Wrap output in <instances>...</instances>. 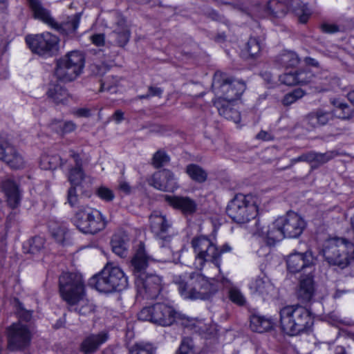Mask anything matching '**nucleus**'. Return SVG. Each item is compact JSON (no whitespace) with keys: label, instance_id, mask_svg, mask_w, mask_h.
I'll list each match as a JSON object with an SVG mask.
<instances>
[{"label":"nucleus","instance_id":"61","mask_svg":"<svg viewBox=\"0 0 354 354\" xmlns=\"http://www.w3.org/2000/svg\"><path fill=\"white\" fill-rule=\"evenodd\" d=\"M321 28L326 33H334L339 31V27L335 24H324L322 25Z\"/></svg>","mask_w":354,"mask_h":354},{"label":"nucleus","instance_id":"33","mask_svg":"<svg viewBox=\"0 0 354 354\" xmlns=\"http://www.w3.org/2000/svg\"><path fill=\"white\" fill-rule=\"evenodd\" d=\"M173 281L178 286V292L184 299H193L192 272L189 274L176 275Z\"/></svg>","mask_w":354,"mask_h":354},{"label":"nucleus","instance_id":"40","mask_svg":"<svg viewBox=\"0 0 354 354\" xmlns=\"http://www.w3.org/2000/svg\"><path fill=\"white\" fill-rule=\"evenodd\" d=\"M187 327L193 332L204 335L205 338L213 333L214 327L210 322L206 323L203 319H194L189 322Z\"/></svg>","mask_w":354,"mask_h":354},{"label":"nucleus","instance_id":"25","mask_svg":"<svg viewBox=\"0 0 354 354\" xmlns=\"http://www.w3.org/2000/svg\"><path fill=\"white\" fill-rule=\"evenodd\" d=\"M69 156L73 160L74 166L68 169V180L72 186L80 185L86 177L85 173L82 169V160L80 156L74 151H69Z\"/></svg>","mask_w":354,"mask_h":354},{"label":"nucleus","instance_id":"50","mask_svg":"<svg viewBox=\"0 0 354 354\" xmlns=\"http://www.w3.org/2000/svg\"><path fill=\"white\" fill-rule=\"evenodd\" d=\"M169 161V157L165 151H157L152 158V164L156 168H160Z\"/></svg>","mask_w":354,"mask_h":354},{"label":"nucleus","instance_id":"35","mask_svg":"<svg viewBox=\"0 0 354 354\" xmlns=\"http://www.w3.org/2000/svg\"><path fill=\"white\" fill-rule=\"evenodd\" d=\"M129 239L124 232H119L113 234L111 239L113 252L120 257L127 256Z\"/></svg>","mask_w":354,"mask_h":354},{"label":"nucleus","instance_id":"21","mask_svg":"<svg viewBox=\"0 0 354 354\" xmlns=\"http://www.w3.org/2000/svg\"><path fill=\"white\" fill-rule=\"evenodd\" d=\"M314 261L313 252L310 250L305 252H292L287 257V268L289 272L297 273L305 268H311Z\"/></svg>","mask_w":354,"mask_h":354},{"label":"nucleus","instance_id":"26","mask_svg":"<svg viewBox=\"0 0 354 354\" xmlns=\"http://www.w3.org/2000/svg\"><path fill=\"white\" fill-rule=\"evenodd\" d=\"M335 118L333 111H326L322 109L310 113L306 118V122L311 128H316L329 124Z\"/></svg>","mask_w":354,"mask_h":354},{"label":"nucleus","instance_id":"23","mask_svg":"<svg viewBox=\"0 0 354 354\" xmlns=\"http://www.w3.org/2000/svg\"><path fill=\"white\" fill-rule=\"evenodd\" d=\"M248 286L252 295L261 297L264 300L271 297L275 292L273 284L265 274L252 279Z\"/></svg>","mask_w":354,"mask_h":354},{"label":"nucleus","instance_id":"51","mask_svg":"<svg viewBox=\"0 0 354 354\" xmlns=\"http://www.w3.org/2000/svg\"><path fill=\"white\" fill-rule=\"evenodd\" d=\"M96 194L100 199L105 202H111L115 198L113 191L105 186L98 187L96 189Z\"/></svg>","mask_w":354,"mask_h":354},{"label":"nucleus","instance_id":"48","mask_svg":"<svg viewBox=\"0 0 354 354\" xmlns=\"http://www.w3.org/2000/svg\"><path fill=\"white\" fill-rule=\"evenodd\" d=\"M129 354H155V350L149 344L138 343L129 348Z\"/></svg>","mask_w":354,"mask_h":354},{"label":"nucleus","instance_id":"10","mask_svg":"<svg viewBox=\"0 0 354 354\" xmlns=\"http://www.w3.org/2000/svg\"><path fill=\"white\" fill-rule=\"evenodd\" d=\"M212 86L218 95V98L234 102L241 97L246 88L243 81L234 79L221 71L215 73Z\"/></svg>","mask_w":354,"mask_h":354},{"label":"nucleus","instance_id":"55","mask_svg":"<svg viewBox=\"0 0 354 354\" xmlns=\"http://www.w3.org/2000/svg\"><path fill=\"white\" fill-rule=\"evenodd\" d=\"M17 315L19 319L22 321L29 322L32 317V311L25 309L21 304H18Z\"/></svg>","mask_w":354,"mask_h":354},{"label":"nucleus","instance_id":"44","mask_svg":"<svg viewBox=\"0 0 354 354\" xmlns=\"http://www.w3.org/2000/svg\"><path fill=\"white\" fill-rule=\"evenodd\" d=\"M186 173L192 180L197 183H203L207 180V172L200 166L195 164H189L186 167Z\"/></svg>","mask_w":354,"mask_h":354},{"label":"nucleus","instance_id":"59","mask_svg":"<svg viewBox=\"0 0 354 354\" xmlns=\"http://www.w3.org/2000/svg\"><path fill=\"white\" fill-rule=\"evenodd\" d=\"M299 162H306L309 163L308 152L302 153L301 156L290 160V163L286 168H291L295 164Z\"/></svg>","mask_w":354,"mask_h":354},{"label":"nucleus","instance_id":"46","mask_svg":"<svg viewBox=\"0 0 354 354\" xmlns=\"http://www.w3.org/2000/svg\"><path fill=\"white\" fill-rule=\"evenodd\" d=\"M51 128L59 133H67L75 129V124L71 121L54 120L50 124Z\"/></svg>","mask_w":354,"mask_h":354},{"label":"nucleus","instance_id":"15","mask_svg":"<svg viewBox=\"0 0 354 354\" xmlns=\"http://www.w3.org/2000/svg\"><path fill=\"white\" fill-rule=\"evenodd\" d=\"M134 280L137 295L142 299H156L162 290V279L156 274L147 273Z\"/></svg>","mask_w":354,"mask_h":354},{"label":"nucleus","instance_id":"30","mask_svg":"<svg viewBox=\"0 0 354 354\" xmlns=\"http://www.w3.org/2000/svg\"><path fill=\"white\" fill-rule=\"evenodd\" d=\"M48 99L53 103L59 104H66L71 99V95L68 90L59 84H50L46 91Z\"/></svg>","mask_w":354,"mask_h":354},{"label":"nucleus","instance_id":"63","mask_svg":"<svg viewBox=\"0 0 354 354\" xmlns=\"http://www.w3.org/2000/svg\"><path fill=\"white\" fill-rule=\"evenodd\" d=\"M111 118L116 124H120L124 119V113L121 110H116Z\"/></svg>","mask_w":354,"mask_h":354},{"label":"nucleus","instance_id":"24","mask_svg":"<svg viewBox=\"0 0 354 354\" xmlns=\"http://www.w3.org/2000/svg\"><path fill=\"white\" fill-rule=\"evenodd\" d=\"M149 257L147 255L144 246L140 244L131 260V269L134 279L147 274L146 269L149 265Z\"/></svg>","mask_w":354,"mask_h":354},{"label":"nucleus","instance_id":"18","mask_svg":"<svg viewBox=\"0 0 354 354\" xmlns=\"http://www.w3.org/2000/svg\"><path fill=\"white\" fill-rule=\"evenodd\" d=\"M112 30L108 34V44L124 48L131 38V30L124 17L116 16V19L112 25Z\"/></svg>","mask_w":354,"mask_h":354},{"label":"nucleus","instance_id":"27","mask_svg":"<svg viewBox=\"0 0 354 354\" xmlns=\"http://www.w3.org/2000/svg\"><path fill=\"white\" fill-rule=\"evenodd\" d=\"M234 101L225 100L222 98H216L214 100V104L218 109L220 115L227 120L238 123L241 120L240 113L234 108Z\"/></svg>","mask_w":354,"mask_h":354},{"label":"nucleus","instance_id":"13","mask_svg":"<svg viewBox=\"0 0 354 354\" xmlns=\"http://www.w3.org/2000/svg\"><path fill=\"white\" fill-rule=\"evenodd\" d=\"M6 338L10 351H23L30 346L32 333L27 325L16 322L6 328Z\"/></svg>","mask_w":354,"mask_h":354},{"label":"nucleus","instance_id":"5","mask_svg":"<svg viewBox=\"0 0 354 354\" xmlns=\"http://www.w3.org/2000/svg\"><path fill=\"white\" fill-rule=\"evenodd\" d=\"M192 246L195 253L194 266L196 269L202 270L207 263L221 274V259L218 248L215 243L205 236L194 237L192 240Z\"/></svg>","mask_w":354,"mask_h":354},{"label":"nucleus","instance_id":"17","mask_svg":"<svg viewBox=\"0 0 354 354\" xmlns=\"http://www.w3.org/2000/svg\"><path fill=\"white\" fill-rule=\"evenodd\" d=\"M0 160L14 169H23L26 165L23 156L7 138L2 136H0Z\"/></svg>","mask_w":354,"mask_h":354},{"label":"nucleus","instance_id":"56","mask_svg":"<svg viewBox=\"0 0 354 354\" xmlns=\"http://www.w3.org/2000/svg\"><path fill=\"white\" fill-rule=\"evenodd\" d=\"M192 351L191 340L188 338L184 339L176 353V354H190Z\"/></svg>","mask_w":354,"mask_h":354},{"label":"nucleus","instance_id":"57","mask_svg":"<svg viewBox=\"0 0 354 354\" xmlns=\"http://www.w3.org/2000/svg\"><path fill=\"white\" fill-rule=\"evenodd\" d=\"M67 200L71 207L75 206L78 202V196L77 194L75 186H71L68 190Z\"/></svg>","mask_w":354,"mask_h":354},{"label":"nucleus","instance_id":"49","mask_svg":"<svg viewBox=\"0 0 354 354\" xmlns=\"http://www.w3.org/2000/svg\"><path fill=\"white\" fill-rule=\"evenodd\" d=\"M306 94L305 91L301 88L295 89L293 91L287 93L283 100V104L285 106H289L301 98Z\"/></svg>","mask_w":354,"mask_h":354},{"label":"nucleus","instance_id":"29","mask_svg":"<svg viewBox=\"0 0 354 354\" xmlns=\"http://www.w3.org/2000/svg\"><path fill=\"white\" fill-rule=\"evenodd\" d=\"M165 199L169 205L184 214H191L196 209L195 201L187 196L166 195Z\"/></svg>","mask_w":354,"mask_h":354},{"label":"nucleus","instance_id":"36","mask_svg":"<svg viewBox=\"0 0 354 354\" xmlns=\"http://www.w3.org/2000/svg\"><path fill=\"white\" fill-rule=\"evenodd\" d=\"M250 327L254 332L264 333L272 328V322L263 315L253 313L250 317Z\"/></svg>","mask_w":354,"mask_h":354},{"label":"nucleus","instance_id":"54","mask_svg":"<svg viewBox=\"0 0 354 354\" xmlns=\"http://www.w3.org/2000/svg\"><path fill=\"white\" fill-rule=\"evenodd\" d=\"M279 81L282 84L288 86H294L297 84L295 72L286 73L280 75Z\"/></svg>","mask_w":354,"mask_h":354},{"label":"nucleus","instance_id":"22","mask_svg":"<svg viewBox=\"0 0 354 354\" xmlns=\"http://www.w3.org/2000/svg\"><path fill=\"white\" fill-rule=\"evenodd\" d=\"M151 180V184L156 189L163 192H174L178 187L176 178L168 169H163L154 173Z\"/></svg>","mask_w":354,"mask_h":354},{"label":"nucleus","instance_id":"64","mask_svg":"<svg viewBox=\"0 0 354 354\" xmlns=\"http://www.w3.org/2000/svg\"><path fill=\"white\" fill-rule=\"evenodd\" d=\"M259 140L268 141L272 140V136L267 131H261L256 136Z\"/></svg>","mask_w":354,"mask_h":354},{"label":"nucleus","instance_id":"11","mask_svg":"<svg viewBox=\"0 0 354 354\" xmlns=\"http://www.w3.org/2000/svg\"><path fill=\"white\" fill-rule=\"evenodd\" d=\"M214 281L220 282L225 287L232 285L231 281L223 273H218L214 277H207L201 273L192 272L193 299L205 300L212 297L218 291V287Z\"/></svg>","mask_w":354,"mask_h":354},{"label":"nucleus","instance_id":"6","mask_svg":"<svg viewBox=\"0 0 354 354\" xmlns=\"http://www.w3.org/2000/svg\"><path fill=\"white\" fill-rule=\"evenodd\" d=\"M226 212L234 222L246 223L257 216V198L252 195L236 194L227 205Z\"/></svg>","mask_w":354,"mask_h":354},{"label":"nucleus","instance_id":"32","mask_svg":"<svg viewBox=\"0 0 354 354\" xmlns=\"http://www.w3.org/2000/svg\"><path fill=\"white\" fill-rule=\"evenodd\" d=\"M1 188L4 192L8 205L16 208L20 203V194L17 185L11 179H6L1 183Z\"/></svg>","mask_w":354,"mask_h":354},{"label":"nucleus","instance_id":"8","mask_svg":"<svg viewBox=\"0 0 354 354\" xmlns=\"http://www.w3.org/2000/svg\"><path fill=\"white\" fill-rule=\"evenodd\" d=\"M178 315V313L174 307L161 302L145 306L137 314L140 321L149 322L162 327L174 324Z\"/></svg>","mask_w":354,"mask_h":354},{"label":"nucleus","instance_id":"52","mask_svg":"<svg viewBox=\"0 0 354 354\" xmlns=\"http://www.w3.org/2000/svg\"><path fill=\"white\" fill-rule=\"evenodd\" d=\"M230 299L234 304L243 306L245 303V299L242 292L237 288L232 287L229 290Z\"/></svg>","mask_w":354,"mask_h":354},{"label":"nucleus","instance_id":"7","mask_svg":"<svg viewBox=\"0 0 354 354\" xmlns=\"http://www.w3.org/2000/svg\"><path fill=\"white\" fill-rule=\"evenodd\" d=\"M84 65V54L78 50L71 51L57 60L55 75L61 82H73L82 73Z\"/></svg>","mask_w":354,"mask_h":354},{"label":"nucleus","instance_id":"4","mask_svg":"<svg viewBox=\"0 0 354 354\" xmlns=\"http://www.w3.org/2000/svg\"><path fill=\"white\" fill-rule=\"evenodd\" d=\"M322 254L329 265L344 269L354 260V243L345 238L329 239L324 243Z\"/></svg>","mask_w":354,"mask_h":354},{"label":"nucleus","instance_id":"37","mask_svg":"<svg viewBox=\"0 0 354 354\" xmlns=\"http://www.w3.org/2000/svg\"><path fill=\"white\" fill-rule=\"evenodd\" d=\"M298 55L292 51L284 50L276 57L275 63L283 68H292L297 66L299 63Z\"/></svg>","mask_w":354,"mask_h":354},{"label":"nucleus","instance_id":"31","mask_svg":"<svg viewBox=\"0 0 354 354\" xmlns=\"http://www.w3.org/2000/svg\"><path fill=\"white\" fill-rule=\"evenodd\" d=\"M315 293V286L312 274L302 276L300 279L297 297L304 302L309 301Z\"/></svg>","mask_w":354,"mask_h":354},{"label":"nucleus","instance_id":"58","mask_svg":"<svg viewBox=\"0 0 354 354\" xmlns=\"http://www.w3.org/2000/svg\"><path fill=\"white\" fill-rule=\"evenodd\" d=\"M52 234L57 242L62 243L66 237V230L63 227H59L57 230H52Z\"/></svg>","mask_w":354,"mask_h":354},{"label":"nucleus","instance_id":"14","mask_svg":"<svg viewBox=\"0 0 354 354\" xmlns=\"http://www.w3.org/2000/svg\"><path fill=\"white\" fill-rule=\"evenodd\" d=\"M26 42L34 53L51 55L58 50L59 38L49 32L26 37Z\"/></svg>","mask_w":354,"mask_h":354},{"label":"nucleus","instance_id":"60","mask_svg":"<svg viewBox=\"0 0 354 354\" xmlns=\"http://www.w3.org/2000/svg\"><path fill=\"white\" fill-rule=\"evenodd\" d=\"M91 40L97 46H104L105 38L104 34H95L91 37Z\"/></svg>","mask_w":354,"mask_h":354},{"label":"nucleus","instance_id":"47","mask_svg":"<svg viewBox=\"0 0 354 354\" xmlns=\"http://www.w3.org/2000/svg\"><path fill=\"white\" fill-rule=\"evenodd\" d=\"M122 79L118 76L109 75L101 83L100 91H108L116 92L115 87L118 86Z\"/></svg>","mask_w":354,"mask_h":354},{"label":"nucleus","instance_id":"39","mask_svg":"<svg viewBox=\"0 0 354 354\" xmlns=\"http://www.w3.org/2000/svg\"><path fill=\"white\" fill-rule=\"evenodd\" d=\"M336 150L328 151L325 153H318L313 151L308 152L309 163H314L316 167L322 165L339 156Z\"/></svg>","mask_w":354,"mask_h":354},{"label":"nucleus","instance_id":"53","mask_svg":"<svg viewBox=\"0 0 354 354\" xmlns=\"http://www.w3.org/2000/svg\"><path fill=\"white\" fill-rule=\"evenodd\" d=\"M295 73L297 84H306L310 82L313 78V74L310 71H296Z\"/></svg>","mask_w":354,"mask_h":354},{"label":"nucleus","instance_id":"62","mask_svg":"<svg viewBox=\"0 0 354 354\" xmlns=\"http://www.w3.org/2000/svg\"><path fill=\"white\" fill-rule=\"evenodd\" d=\"M118 189L124 194H129L131 192V187L128 183L120 181L118 185Z\"/></svg>","mask_w":354,"mask_h":354},{"label":"nucleus","instance_id":"45","mask_svg":"<svg viewBox=\"0 0 354 354\" xmlns=\"http://www.w3.org/2000/svg\"><path fill=\"white\" fill-rule=\"evenodd\" d=\"M44 244V240L42 237L35 236L24 245V250L26 252L36 254L43 248Z\"/></svg>","mask_w":354,"mask_h":354},{"label":"nucleus","instance_id":"38","mask_svg":"<svg viewBox=\"0 0 354 354\" xmlns=\"http://www.w3.org/2000/svg\"><path fill=\"white\" fill-rule=\"evenodd\" d=\"M81 14L77 13L67 18V20L62 23L61 25H58L54 21V25H49L50 26L60 30L65 34L74 33L77 29L80 22Z\"/></svg>","mask_w":354,"mask_h":354},{"label":"nucleus","instance_id":"16","mask_svg":"<svg viewBox=\"0 0 354 354\" xmlns=\"http://www.w3.org/2000/svg\"><path fill=\"white\" fill-rule=\"evenodd\" d=\"M253 233L266 240L268 245H274L286 238L279 217L268 225L257 221Z\"/></svg>","mask_w":354,"mask_h":354},{"label":"nucleus","instance_id":"41","mask_svg":"<svg viewBox=\"0 0 354 354\" xmlns=\"http://www.w3.org/2000/svg\"><path fill=\"white\" fill-rule=\"evenodd\" d=\"M264 47L263 39L251 37L246 43L245 50L250 57L257 58L261 55Z\"/></svg>","mask_w":354,"mask_h":354},{"label":"nucleus","instance_id":"28","mask_svg":"<svg viewBox=\"0 0 354 354\" xmlns=\"http://www.w3.org/2000/svg\"><path fill=\"white\" fill-rule=\"evenodd\" d=\"M109 339V334L102 331L97 334H91L87 336L81 343L80 350L85 354L95 352L100 346L105 343Z\"/></svg>","mask_w":354,"mask_h":354},{"label":"nucleus","instance_id":"34","mask_svg":"<svg viewBox=\"0 0 354 354\" xmlns=\"http://www.w3.org/2000/svg\"><path fill=\"white\" fill-rule=\"evenodd\" d=\"M27 2L35 19L41 20L48 25H54L53 18L49 11L43 6L41 0H27Z\"/></svg>","mask_w":354,"mask_h":354},{"label":"nucleus","instance_id":"43","mask_svg":"<svg viewBox=\"0 0 354 354\" xmlns=\"http://www.w3.org/2000/svg\"><path fill=\"white\" fill-rule=\"evenodd\" d=\"M66 163L58 155H49L44 153L40 158L39 165L42 169H55L62 167Z\"/></svg>","mask_w":354,"mask_h":354},{"label":"nucleus","instance_id":"19","mask_svg":"<svg viewBox=\"0 0 354 354\" xmlns=\"http://www.w3.org/2000/svg\"><path fill=\"white\" fill-rule=\"evenodd\" d=\"M150 228L156 237L162 241L160 243L164 246V243H168L171 241V235L170 229L171 222L159 212H153L149 216Z\"/></svg>","mask_w":354,"mask_h":354},{"label":"nucleus","instance_id":"3","mask_svg":"<svg viewBox=\"0 0 354 354\" xmlns=\"http://www.w3.org/2000/svg\"><path fill=\"white\" fill-rule=\"evenodd\" d=\"M91 286L101 292L122 291L128 287V277L122 269L113 263H107L100 272L88 281Z\"/></svg>","mask_w":354,"mask_h":354},{"label":"nucleus","instance_id":"2","mask_svg":"<svg viewBox=\"0 0 354 354\" xmlns=\"http://www.w3.org/2000/svg\"><path fill=\"white\" fill-rule=\"evenodd\" d=\"M280 326L288 335L294 336L311 330L314 317L311 312L301 305H289L280 310Z\"/></svg>","mask_w":354,"mask_h":354},{"label":"nucleus","instance_id":"42","mask_svg":"<svg viewBox=\"0 0 354 354\" xmlns=\"http://www.w3.org/2000/svg\"><path fill=\"white\" fill-rule=\"evenodd\" d=\"M330 103L334 106L333 111L335 113V118L348 120L354 117V111L351 109L348 104L337 99H332Z\"/></svg>","mask_w":354,"mask_h":354},{"label":"nucleus","instance_id":"1","mask_svg":"<svg viewBox=\"0 0 354 354\" xmlns=\"http://www.w3.org/2000/svg\"><path fill=\"white\" fill-rule=\"evenodd\" d=\"M59 286L60 295L68 304L70 311L84 316L95 311L94 303L86 296L81 275L72 272L63 273L59 279Z\"/></svg>","mask_w":354,"mask_h":354},{"label":"nucleus","instance_id":"9","mask_svg":"<svg viewBox=\"0 0 354 354\" xmlns=\"http://www.w3.org/2000/svg\"><path fill=\"white\" fill-rule=\"evenodd\" d=\"M73 221L80 232L89 234L98 233L107 225L106 218L102 212L88 206L81 207L76 212Z\"/></svg>","mask_w":354,"mask_h":354},{"label":"nucleus","instance_id":"20","mask_svg":"<svg viewBox=\"0 0 354 354\" xmlns=\"http://www.w3.org/2000/svg\"><path fill=\"white\" fill-rule=\"evenodd\" d=\"M279 218L286 238L299 237L306 226L304 219L294 212H288Z\"/></svg>","mask_w":354,"mask_h":354},{"label":"nucleus","instance_id":"12","mask_svg":"<svg viewBox=\"0 0 354 354\" xmlns=\"http://www.w3.org/2000/svg\"><path fill=\"white\" fill-rule=\"evenodd\" d=\"M267 10L275 17H283L289 10H291L303 24L306 23L311 15V11L308 5L300 0L289 1L272 0L268 3Z\"/></svg>","mask_w":354,"mask_h":354}]
</instances>
